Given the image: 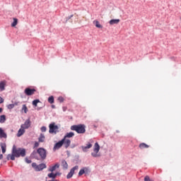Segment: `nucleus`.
Wrapping results in <instances>:
<instances>
[{"mask_svg": "<svg viewBox=\"0 0 181 181\" xmlns=\"http://www.w3.org/2000/svg\"><path fill=\"white\" fill-rule=\"evenodd\" d=\"M25 162L26 163H30L32 162V160H29V158H28V157H26V158H25Z\"/></svg>", "mask_w": 181, "mask_h": 181, "instance_id": "obj_37", "label": "nucleus"}, {"mask_svg": "<svg viewBox=\"0 0 181 181\" xmlns=\"http://www.w3.org/2000/svg\"><path fill=\"white\" fill-rule=\"evenodd\" d=\"M0 145H1L2 153H5V152H6V144L1 143Z\"/></svg>", "mask_w": 181, "mask_h": 181, "instance_id": "obj_20", "label": "nucleus"}, {"mask_svg": "<svg viewBox=\"0 0 181 181\" xmlns=\"http://www.w3.org/2000/svg\"><path fill=\"white\" fill-rule=\"evenodd\" d=\"M58 101H59V103H64V98H63V96H59L58 98Z\"/></svg>", "mask_w": 181, "mask_h": 181, "instance_id": "obj_33", "label": "nucleus"}, {"mask_svg": "<svg viewBox=\"0 0 181 181\" xmlns=\"http://www.w3.org/2000/svg\"><path fill=\"white\" fill-rule=\"evenodd\" d=\"M94 127H95V128H97V126L94 125Z\"/></svg>", "mask_w": 181, "mask_h": 181, "instance_id": "obj_49", "label": "nucleus"}, {"mask_svg": "<svg viewBox=\"0 0 181 181\" xmlns=\"http://www.w3.org/2000/svg\"><path fill=\"white\" fill-rule=\"evenodd\" d=\"M47 129V128L45 126H42L41 127V132H46Z\"/></svg>", "mask_w": 181, "mask_h": 181, "instance_id": "obj_34", "label": "nucleus"}, {"mask_svg": "<svg viewBox=\"0 0 181 181\" xmlns=\"http://www.w3.org/2000/svg\"><path fill=\"white\" fill-rule=\"evenodd\" d=\"M116 132H117V134H119V130H116Z\"/></svg>", "mask_w": 181, "mask_h": 181, "instance_id": "obj_47", "label": "nucleus"}, {"mask_svg": "<svg viewBox=\"0 0 181 181\" xmlns=\"http://www.w3.org/2000/svg\"><path fill=\"white\" fill-rule=\"evenodd\" d=\"M49 134H54L56 135V134L59 133V126L57 124H56L55 122H52L51 124H49Z\"/></svg>", "mask_w": 181, "mask_h": 181, "instance_id": "obj_4", "label": "nucleus"}, {"mask_svg": "<svg viewBox=\"0 0 181 181\" xmlns=\"http://www.w3.org/2000/svg\"><path fill=\"white\" fill-rule=\"evenodd\" d=\"M6 121V115H1L0 116V124H4Z\"/></svg>", "mask_w": 181, "mask_h": 181, "instance_id": "obj_25", "label": "nucleus"}, {"mask_svg": "<svg viewBox=\"0 0 181 181\" xmlns=\"http://www.w3.org/2000/svg\"><path fill=\"white\" fill-rule=\"evenodd\" d=\"M48 103H49V104L54 103V97L53 95H51L48 98Z\"/></svg>", "mask_w": 181, "mask_h": 181, "instance_id": "obj_29", "label": "nucleus"}, {"mask_svg": "<svg viewBox=\"0 0 181 181\" xmlns=\"http://www.w3.org/2000/svg\"><path fill=\"white\" fill-rule=\"evenodd\" d=\"M93 147V144L90 142L86 144V146H81V148L83 152H88V149Z\"/></svg>", "mask_w": 181, "mask_h": 181, "instance_id": "obj_11", "label": "nucleus"}, {"mask_svg": "<svg viewBox=\"0 0 181 181\" xmlns=\"http://www.w3.org/2000/svg\"><path fill=\"white\" fill-rule=\"evenodd\" d=\"M71 131H76L77 134H86V124H74L71 127Z\"/></svg>", "mask_w": 181, "mask_h": 181, "instance_id": "obj_2", "label": "nucleus"}, {"mask_svg": "<svg viewBox=\"0 0 181 181\" xmlns=\"http://www.w3.org/2000/svg\"><path fill=\"white\" fill-rule=\"evenodd\" d=\"M73 16H74V15H71V16H69L68 17H66V21L67 22V21H70V19H71V18H73Z\"/></svg>", "mask_w": 181, "mask_h": 181, "instance_id": "obj_35", "label": "nucleus"}, {"mask_svg": "<svg viewBox=\"0 0 181 181\" xmlns=\"http://www.w3.org/2000/svg\"><path fill=\"white\" fill-rule=\"evenodd\" d=\"M93 152L94 153H91V156L93 158L100 157V154H98V152H100V144H98V142L95 143Z\"/></svg>", "mask_w": 181, "mask_h": 181, "instance_id": "obj_6", "label": "nucleus"}, {"mask_svg": "<svg viewBox=\"0 0 181 181\" xmlns=\"http://www.w3.org/2000/svg\"><path fill=\"white\" fill-rule=\"evenodd\" d=\"M2 111H4V109L2 107H0V114L1 112H2Z\"/></svg>", "mask_w": 181, "mask_h": 181, "instance_id": "obj_45", "label": "nucleus"}, {"mask_svg": "<svg viewBox=\"0 0 181 181\" xmlns=\"http://www.w3.org/2000/svg\"><path fill=\"white\" fill-rule=\"evenodd\" d=\"M4 163H6V160H4Z\"/></svg>", "mask_w": 181, "mask_h": 181, "instance_id": "obj_48", "label": "nucleus"}, {"mask_svg": "<svg viewBox=\"0 0 181 181\" xmlns=\"http://www.w3.org/2000/svg\"><path fill=\"white\" fill-rule=\"evenodd\" d=\"M119 22H121V20L119 19H111L109 21L110 25H118Z\"/></svg>", "mask_w": 181, "mask_h": 181, "instance_id": "obj_18", "label": "nucleus"}, {"mask_svg": "<svg viewBox=\"0 0 181 181\" xmlns=\"http://www.w3.org/2000/svg\"><path fill=\"white\" fill-rule=\"evenodd\" d=\"M71 149L76 148V144H71Z\"/></svg>", "mask_w": 181, "mask_h": 181, "instance_id": "obj_39", "label": "nucleus"}, {"mask_svg": "<svg viewBox=\"0 0 181 181\" xmlns=\"http://www.w3.org/2000/svg\"><path fill=\"white\" fill-rule=\"evenodd\" d=\"M22 111H24V114H28V106L23 105Z\"/></svg>", "mask_w": 181, "mask_h": 181, "instance_id": "obj_31", "label": "nucleus"}, {"mask_svg": "<svg viewBox=\"0 0 181 181\" xmlns=\"http://www.w3.org/2000/svg\"><path fill=\"white\" fill-rule=\"evenodd\" d=\"M95 25L98 28V29H103V25L100 24V22L98 21H94Z\"/></svg>", "mask_w": 181, "mask_h": 181, "instance_id": "obj_27", "label": "nucleus"}, {"mask_svg": "<svg viewBox=\"0 0 181 181\" xmlns=\"http://www.w3.org/2000/svg\"><path fill=\"white\" fill-rule=\"evenodd\" d=\"M30 158H32V159H37V160H39V158L37 157V151L34 150L30 154Z\"/></svg>", "mask_w": 181, "mask_h": 181, "instance_id": "obj_17", "label": "nucleus"}, {"mask_svg": "<svg viewBox=\"0 0 181 181\" xmlns=\"http://www.w3.org/2000/svg\"><path fill=\"white\" fill-rule=\"evenodd\" d=\"M16 25H18V18H14L13 21L11 23V27L15 28V26H16Z\"/></svg>", "mask_w": 181, "mask_h": 181, "instance_id": "obj_30", "label": "nucleus"}, {"mask_svg": "<svg viewBox=\"0 0 181 181\" xmlns=\"http://www.w3.org/2000/svg\"><path fill=\"white\" fill-rule=\"evenodd\" d=\"M25 158L26 156V149L23 148H16V146L13 145L11 154L9 153L6 156L7 160H15L16 158Z\"/></svg>", "mask_w": 181, "mask_h": 181, "instance_id": "obj_1", "label": "nucleus"}, {"mask_svg": "<svg viewBox=\"0 0 181 181\" xmlns=\"http://www.w3.org/2000/svg\"><path fill=\"white\" fill-rule=\"evenodd\" d=\"M25 134V129H19L17 133V136L21 137Z\"/></svg>", "mask_w": 181, "mask_h": 181, "instance_id": "obj_21", "label": "nucleus"}, {"mask_svg": "<svg viewBox=\"0 0 181 181\" xmlns=\"http://www.w3.org/2000/svg\"><path fill=\"white\" fill-rule=\"evenodd\" d=\"M48 181H59V180H56V179H52V180H48Z\"/></svg>", "mask_w": 181, "mask_h": 181, "instance_id": "obj_44", "label": "nucleus"}, {"mask_svg": "<svg viewBox=\"0 0 181 181\" xmlns=\"http://www.w3.org/2000/svg\"><path fill=\"white\" fill-rule=\"evenodd\" d=\"M18 104H19V102H15L14 103H13L14 107H15V105H18Z\"/></svg>", "mask_w": 181, "mask_h": 181, "instance_id": "obj_40", "label": "nucleus"}, {"mask_svg": "<svg viewBox=\"0 0 181 181\" xmlns=\"http://www.w3.org/2000/svg\"><path fill=\"white\" fill-rule=\"evenodd\" d=\"M21 128H23V129H28V128H30V119L25 120L24 124L21 125Z\"/></svg>", "mask_w": 181, "mask_h": 181, "instance_id": "obj_13", "label": "nucleus"}, {"mask_svg": "<svg viewBox=\"0 0 181 181\" xmlns=\"http://www.w3.org/2000/svg\"><path fill=\"white\" fill-rule=\"evenodd\" d=\"M39 103H41L40 100L35 99L34 100H33L32 105H33V107H37V104H39Z\"/></svg>", "mask_w": 181, "mask_h": 181, "instance_id": "obj_26", "label": "nucleus"}, {"mask_svg": "<svg viewBox=\"0 0 181 181\" xmlns=\"http://www.w3.org/2000/svg\"><path fill=\"white\" fill-rule=\"evenodd\" d=\"M0 181H4V180H0Z\"/></svg>", "mask_w": 181, "mask_h": 181, "instance_id": "obj_50", "label": "nucleus"}, {"mask_svg": "<svg viewBox=\"0 0 181 181\" xmlns=\"http://www.w3.org/2000/svg\"><path fill=\"white\" fill-rule=\"evenodd\" d=\"M14 107H15V105H13V104H9V105H7L8 110H13V108H14Z\"/></svg>", "mask_w": 181, "mask_h": 181, "instance_id": "obj_32", "label": "nucleus"}, {"mask_svg": "<svg viewBox=\"0 0 181 181\" xmlns=\"http://www.w3.org/2000/svg\"><path fill=\"white\" fill-rule=\"evenodd\" d=\"M90 173H91V170L90 169V168L83 167L79 170L78 176H83V175L87 176V175H90Z\"/></svg>", "mask_w": 181, "mask_h": 181, "instance_id": "obj_7", "label": "nucleus"}, {"mask_svg": "<svg viewBox=\"0 0 181 181\" xmlns=\"http://www.w3.org/2000/svg\"><path fill=\"white\" fill-rule=\"evenodd\" d=\"M42 110V107H37V111H40Z\"/></svg>", "mask_w": 181, "mask_h": 181, "instance_id": "obj_41", "label": "nucleus"}, {"mask_svg": "<svg viewBox=\"0 0 181 181\" xmlns=\"http://www.w3.org/2000/svg\"><path fill=\"white\" fill-rule=\"evenodd\" d=\"M63 139H64L65 148L66 149H67V148L70 146V144H71V141H70V139H66V137H64Z\"/></svg>", "mask_w": 181, "mask_h": 181, "instance_id": "obj_19", "label": "nucleus"}, {"mask_svg": "<svg viewBox=\"0 0 181 181\" xmlns=\"http://www.w3.org/2000/svg\"><path fill=\"white\" fill-rule=\"evenodd\" d=\"M62 165L63 169H69V164H67V161H66V160H62Z\"/></svg>", "mask_w": 181, "mask_h": 181, "instance_id": "obj_24", "label": "nucleus"}, {"mask_svg": "<svg viewBox=\"0 0 181 181\" xmlns=\"http://www.w3.org/2000/svg\"><path fill=\"white\" fill-rule=\"evenodd\" d=\"M2 138L6 139V138H8V134H6V133L5 132L4 129H2V127H0V139H2Z\"/></svg>", "mask_w": 181, "mask_h": 181, "instance_id": "obj_14", "label": "nucleus"}, {"mask_svg": "<svg viewBox=\"0 0 181 181\" xmlns=\"http://www.w3.org/2000/svg\"><path fill=\"white\" fill-rule=\"evenodd\" d=\"M38 155L40 156L42 160H45L47 157V150L43 147H40L37 149Z\"/></svg>", "mask_w": 181, "mask_h": 181, "instance_id": "obj_3", "label": "nucleus"}, {"mask_svg": "<svg viewBox=\"0 0 181 181\" xmlns=\"http://www.w3.org/2000/svg\"><path fill=\"white\" fill-rule=\"evenodd\" d=\"M32 168H33L35 170V172H40L43 170V169H46L47 166L45 163H40L39 165L36 164V163H32Z\"/></svg>", "mask_w": 181, "mask_h": 181, "instance_id": "obj_5", "label": "nucleus"}, {"mask_svg": "<svg viewBox=\"0 0 181 181\" xmlns=\"http://www.w3.org/2000/svg\"><path fill=\"white\" fill-rule=\"evenodd\" d=\"M59 168H60V165L59 163H55L52 167L49 168L48 169L49 172H54V170H56L57 169H59Z\"/></svg>", "mask_w": 181, "mask_h": 181, "instance_id": "obj_15", "label": "nucleus"}, {"mask_svg": "<svg viewBox=\"0 0 181 181\" xmlns=\"http://www.w3.org/2000/svg\"><path fill=\"white\" fill-rule=\"evenodd\" d=\"M66 153H67L68 156H70V151H67Z\"/></svg>", "mask_w": 181, "mask_h": 181, "instance_id": "obj_43", "label": "nucleus"}, {"mask_svg": "<svg viewBox=\"0 0 181 181\" xmlns=\"http://www.w3.org/2000/svg\"><path fill=\"white\" fill-rule=\"evenodd\" d=\"M78 169V165H75L74 168H72L68 175H66V179H71L73 177V175H74L75 170H77Z\"/></svg>", "mask_w": 181, "mask_h": 181, "instance_id": "obj_10", "label": "nucleus"}, {"mask_svg": "<svg viewBox=\"0 0 181 181\" xmlns=\"http://www.w3.org/2000/svg\"><path fill=\"white\" fill-rule=\"evenodd\" d=\"M4 158V155L3 154H0V160Z\"/></svg>", "mask_w": 181, "mask_h": 181, "instance_id": "obj_42", "label": "nucleus"}, {"mask_svg": "<svg viewBox=\"0 0 181 181\" xmlns=\"http://www.w3.org/2000/svg\"><path fill=\"white\" fill-rule=\"evenodd\" d=\"M73 136H74V132H68L65 134V136H64V138H73Z\"/></svg>", "mask_w": 181, "mask_h": 181, "instance_id": "obj_23", "label": "nucleus"}, {"mask_svg": "<svg viewBox=\"0 0 181 181\" xmlns=\"http://www.w3.org/2000/svg\"><path fill=\"white\" fill-rule=\"evenodd\" d=\"M64 139H62V140L57 142L53 147V151H57V149H60L63 145H64Z\"/></svg>", "mask_w": 181, "mask_h": 181, "instance_id": "obj_8", "label": "nucleus"}, {"mask_svg": "<svg viewBox=\"0 0 181 181\" xmlns=\"http://www.w3.org/2000/svg\"><path fill=\"white\" fill-rule=\"evenodd\" d=\"M5 86H6V81H0V90H1V91H5Z\"/></svg>", "mask_w": 181, "mask_h": 181, "instance_id": "obj_16", "label": "nucleus"}, {"mask_svg": "<svg viewBox=\"0 0 181 181\" xmlns=\"http://www.w3.org/2000/svg\"><path fill=\"white\" fill-rule=\"evenodd\" d=\"M61 175H62V173H59V172H56L55 173L52 172L47 175V177L49 179H56V177H57V176H60Z\"/></svg>", "mask_w": 181, "mask_h": 181, "instance_id": "obj_12", "label": "nucleus"}, {"mask_svg": "<svg viewBox=\"0 0 181 181\" xmlns=\"http://www.w3.org/2000/svg\"><path fill=\"white\" fill-rule=\"evenodd\" d=\"M4 101V100L2 98V97L0 96V104H2Z\"/></svg>", "mask_w": 181, "mask_h": 181, "instance_id": "obj_38", "label": "nucleus"}, {"mask_svg": "<svg viewBox=\"0 0 181 181\" xmlns=\"http://www.w3.org/2000/svg\"><path fill=\"white\" fill-rule=\"evenodd\" d=\"M52 108H56V106L54 105H52Z\"/></svg>", "mask_w": 181, "mask_h": 181, "instance_id": "obj_46", "label": "nucleus"}, {"mask_svg": "<svg viewBox=\"0 0 181 181\" xmlns=\"http://www.w3.org/2000/svg\"><path fill=\"white\" fill-rule=\"evenodd\" d=\"M45 136L43 134H40V137L38 138L39 142H45Z\"/></svg>", "mask_w": 181, "mask_h": 181, "instance_id": "obj_28", "label": "nucleus"}, {"mask_svg": "<svg viewBox=\"0 0 181 181\" xmlns=\"http://www.w3.org/2000/svg\"><path fill=\"white\" fill-rule=\"evenodd\" d=\"M139 148H140V149L148 148H149V145H148L145 143H141L139 146Z\"/></svg>", "mask_w": 181, "mask_h": 181, "instance_id": "obj_22", "label": "nucleus"}, {"mask_svg": "<svg viewBox=\"0 0 181 181\" xmlns=\"http://www.w3.org/2000/svg\"><path fill=\"white\" fill-rule=\"evenodd\" d=\"M40 144H39V141H35V144H34V146L33 148H37L39 146Z\"/></svg>", "mask_w": 181, "mask_h": 181, "instance_id": "obj_36", "label": "nucleus"}, {"mask_svg": "<svg viewBox=\"0 0 181 181\" xmlns=\"http://www.w3.org/2000/svg\"><path fill=\"white\" fill-rule=\"evenodd\" d=\"M35 93H36V89L35 88H30L28 87L24 90V93L25 94V95H28V96L33 95Z\"/></svg>", "mask_w": 181, "mask_h": 181, "instance_id": "obj_9", "label": "nucleus"}]
</instances>
